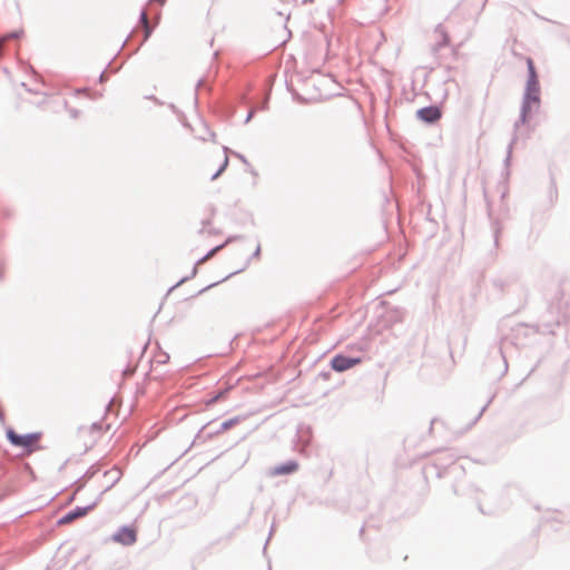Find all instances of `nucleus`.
I'll return each instance as SVG.
<instances>
[{"label": "nucleus", "instance_id": "nucleus-13", "mask_svg": "<svg viewBox=\"0 0 570 570\" xmlns=\"http://www.w3.org/2000/svg\"><path fill=\"white\" fill-rule=\"evenodd\" d=\"M222 247H223V245H218V246L214 247V248H213V249H212V250H210V252L205 256V258H204L203 261H205V259H207V258L212 257V256H213L217 250H219Z\"/></svg>", "mask_w": 570, "mask_h": 570}, {"label": "nucleus", "instance_id": "nucleus-12", "mask_svg": "<svg viewBox=\"0 0 570 570\" xmlns=\"http://www.w3.org/2000/svg\"><path fill=\"white\" fill-rule=\"evenodd\" d=\"M141 21L144 23L145 33H146V38H147L150 35V28H149V24H148L147 14L145 12L141 13Z\"/></svg>", "mask_w": 570, "mask_h": 570}, {"label": "nucleus", "instance_id": "nucleus-3", "mask_svg": "<svg viewBox=\"0 0 570 570\" xmlns=\"http://www.w3.org/2000/svg\"><path fill=\"white\" fill-rule=\"evenodd\" d=\"M539 83H528L525 97L522 107V121L525 122L532 110L539 108Z\"/></svg>", "mask_w": 570, "mask_h": 570}, {"label": "nucleus", "instance_id": "nucleus-8", "mask_svg": "<svg viewBox=\"0 0 570 570\" xmlns=\"http://www.w3.org/2000/svg\"><path fill=\"white\" fill-rule=\"evenodd\" d=\"M89 510H90V508H77L76 510L70 511L69 513L63 515L61 519H59L58 524L62 525V524L71 523L76 519L85 517Z\"/></svg>", "mask_w": 570, "mask_h": 570}, {"label": "nucleus", "instance_id": "nucleus-6", "mask_svg": "<svg viewBox=\"0 0 570 570\" xmlns=\"http://www.w3.org/2000/svg\"><path fill=\"white\" fill-rule=\"evenodd\" d=\"M10 442L17 446L29 448L38 441V436L33 434L19 435L14 431L7 432Z\"/></svg>", "mask_w": 570, "mask_h": 570}, {"label": "nucleus", "instance_id": "nucleus-4", "mask_svg": "<svg viewBox=\"0 0 570 570\" xmlns=\"http://www.w3.org/2000/svg\"><path fill=\"white\" fill-rule=\"evenodd\" d=\"M362 360L360 357H346L344 355H336L331 361V366L336 372H344L353 366L360 364Z\"/></svg>", "mask_w": 570, "mask_h": 570}, {"label": "nucleus", "instance_id": "nucleus-5", "mask_svg": "<svg viewBox=\"0 0 570 570\" xmlns=\"http://www.w3.org/2000/svg\"><path fill=\"white\" fill-rule=\"evenodd\" d=\"M112 540L124 546H131L137 541V530L134 527H122L112 535Z\"/></svg>", "mask_w": 570, "mask_h": 570}, {"label": "nucleus", "instance_id": "nucleus-10", "mask_svg": "<svg viewBox=\"0 0 570 570\" xmlns=\"http://www.w3.org/2000/svg\"><path fill=\"white\" fill-rule=\"evenodd\" d=\"M527 65H528L529 75H530L528 83H538L534 65H533V61L531 58L527 59Z\"/></svg>", "mask_w": 570, "mask_h": 570}, {"label": "nucleus", "instance_id": "nucleus-7", "mask_svg": "<svg viewBox=\"0 0 570 570\" xmlns=\"http://www.w3.org/2000/svg\"><path fill=\"white\" fill-rule=\"evenodd\" d=\"M417 117L429 124L436 122L441 118V110L436 106H430L419 109L416 112Z\"/></svg>", "mask_w": 570, "mask_h": 570}, {"label": "nucleus", "instance_id": "nucleus-11", "mask_svg": "<svg viewBox=\"0 0 570 570\" xmlns=\"http://www.w3.org/2000/svg\"><path fill=\"white\" fill-rule=\"evenodd\" d=\"M239 422V419L238 417H234V419H230L228 421H225L223 424H222V429L224 431L230 429L232 426L236 425L237 423Z\"/></svg>", "mask_w": 570, "mask_h": 570}, {"label": "nucleus", "instance_id": "nucleus-1", "mask_svg": "<svg viewBox=\"0 0 570 570\" xmlns=\"http://www.w3.org/2000/svg\"><path fill=\"white\" fill-rule=\"evenodd\" d=\"M227 165L228 156L226 151L220 148H215L203 158L202 171L214 180L225 170Z\"/></svg>", "mask_w": 570, "mask_h": 570}, {"label": "nucleus", "instance_id": "nucleus-9", "mask_svg": "<svg viewBox=\"0 0 570 570\" xmlns=\"http://www.w3.org/2000/svg\"><path fill=\"white\" fill-rule=\"evenodd\" d=\"M298 464L295 461H289L287 463L281 464L278 466H275L272 470V475H283V474H291L297 471Z\"/></svg>", "mask_w": 570, "mask_h": 570}, {"label": "nucleus", "instance_id": "nucleus-2", "mask_svg": "<svg viewBox=\"0 0 570 570\" xmlns=\"http://www.w3.org/2000/svg\"><path fill=\"white\" fill-rule=\"evenodd\" d=\"M105 432L100 424H91L81 426L78 430L77 438L80 444L86 448H92L102 436Z\"/></svg>", "mask_w": 570, "mask_h": 570}]
</instances>
